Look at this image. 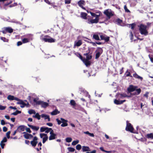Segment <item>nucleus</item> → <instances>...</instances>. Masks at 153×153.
<instances>
[{"label": "nucleus", "mask_w": 153, "mask_h": 153, "mask_svg": "<svg viewBox=\"0 0 153 153\" xmlns=\"http://www.w3.org/2000/svg\"><path fill=\"white\" fill-rule=\"evenodd\" d=\"M140 33L142 35L145 36L148 34V32L147 29V25L142 24H140L138 26Z\"/></svg>", "instance_id": "nucleus-1"}, {"label": "nucleus", "mask_w": 153, "mask_h": 153, "mask_svg": "<svg viewBox=\"0 0 153 153\" xmlns=\"http://www.w3.org/2000/svg\"><path fill=\"white\" fill-rule=\"evenodd\" d=\"M99 14L96 15L95 16V18L94 19H88V22H87L89 24H94V23H97L99 22V17L101 16L102 15V13L100 11L99 12Z\"/></svg>", "instance_id": "nucleus-2"}, {"label": "nucleus", "mask_w": 153, "mask_h": 153, "mask_svg": "<svg viewBox=\"0 0 153 153\" xmlns=\"http://www.w3.org/2000/svg\"><path fill=\"white\" fill-rule=\"evenodd\" d=\"M104 13L107 16V19H109L111 17L114 15V12L112 11L111 10L107 9L105 10Z\"/></svg>", "instance_id": "nucleus-3"}, {"label": "nucleus", "mask_w": 153, "mask_h": 153, "mask_svg": "<svg viewBox=\"0 0 153 153\" xmlns=\"http://www.w3.org/2000/svg\"><path fill=\"white\" fill-rule=\"evenodd\" d=\"M126 130L127 131H129L131 133H137L133 132L134 128L131 123H129L128 121H126Z\"/></svg>", "instance_id": "nucleus-4"}, {"label": "nucleus", "mask_w": 153, "mask_h": 153, "mask_svg": "<svg viewBox=\"0 0 153 153\" xmlns=\"http://www.w3.org/2000/svg\"><path fill=\"white\" fill-rule=\"evenodd\" d=\"M42 40L44 41L45 42H48L49 43H52L55 42V39L50 37L48 35L45 36L44 38H42Z\"/></svg>", "instance_id": "nucleus-5"}, {"label": "nucleus", "mask_w": 153, "mask_h": 153, "mask_svg": "<svg viewBox=\"0 0 153 153\" xmlns=\"http://www.w3.org/2000/svg\"><path fill=\"white\" fill-rule=\"evenodd\" d=\"M103 52V51L102 48L100 47H97V50L95 51L96 54L95 59H98L102 53Z\"/></svg>", "instance_id": "nucleus-6"}, {"label": "nucleus", "mask_w": 153, "mask_h": 153, "mask_svg": "<svg viewBox=\"0 0 153 153\" xmlns=\"http://www.w3.org/2000/svg\"><path fill=\"white\" fill-rule=\"evenodd\" d=\"M13 32V29L10 27H4L2 31V32L3 34H6L7 32L11 33Z\"/></svg>", "instance_id": "nucleus-7"}, {"label": "nucleus", "mask_w": 153, "mask_h": 153, "mask_svg": "<svg viewBox=\"0 0 153 153\" xmlns=\"http://www.w3.org/2000/svg\"><path fill=\"white\" fill-rule=\"evenodd\" d=\"M138 88L137 86H134L132 85H130L128 88H127L128 91L129 92H132L135 91L136 89Z\"/></svg>", "instance_id": "nucleus-8"}, {"label": "nucleus", "mask_w": 153, "mask_h": 153, "mask_svg": "<svg viewBox=\"0 0 153 153\" xmlns=\"http://www.w3.org/2000/svg\"><path fill=\"white\" fill-rule=\"evenodd\" d=\"M24 134L23 135L24 137L27 139H30V138H32L33 137V136L31 134H29L27 133L26 132H24L23 133Z\"/></svg>", "instance_id": "nucleus-9"}, {"label": "nucleus", "mask_w": 153, "mask_h": 153, "mask_svg": "<svg viewBox=\"0 0 153 153\" xmlns=\"http://www.w3.org/2000/svg\"><path fill=\"white\" fill-rule=\"evenodd\" d=\"M33 38L32 36H30L28 38H24L22 40V42L23 43H25L29 42L30 41L32 40Z\"/></svg>", "instance_id": "nucleus-10"}, {"label": "nucleus", "mask_w": 153, "mask_h": 153, "mask_svg": "<svg viewBox=\"0 0 153 153\" xmlns=\"http://www.w3.org/2000/svg\"><path fill=\"white\" fill-rule=\"evenodd\" d=\"M90 51V49H88ZM84 55L86 56V59L85 60H89L91 59L92 58V53H90L89 51L88 53L84 54Z\"/></svg>", "instance_id": "nucleus-11"}, {"label": "nucleus", "mask_w": 153, "mask_h": 153, "mask_svg": "<svg viewBox=\"0 0 153 153\" xmlns=\"http://www.w3.org/2000/svg\"><path fill=\"white\" fill-rule=\"evenodd\" d=\"M26 126L24 125H21L19 126L17 128L16 131L17 132H21L25 131Z\"/></svg>", "instance_id": "nucleus-12"}, {"label": "nucleus", "mask_w": 153, "mask_h": 153, "mask_svg": "<svg viewBox=\"0 0 153 153\" xmlns=\"http://www.w3.org/2000/svg\"><path fill=\"white\" fill-rule=\"evenodd\" d=\"M105 35H101L100 36V37L101 40H104L106 42H108L109 40L110 37L109 36L105 37Z\"/></svg>", "instance_id": "nucleus-13"}, {"label": "nucleus", "mask_w": 153, "mask_h": 153, "mask_svg": "<svg viewBox=\"0 0 153 153\" xmlns=\"http://www.w3.org/2000/svg\"><path fill=\"white\" fill-rule=\"evenodd\" d=\"M125 101H126L125 100L120 101V100H118L117 99H115L114 100V102L115 104L117 105H120V104H122Z\"/></svg>", "instance_id": "nucleus-14"}, {"label": "nucleus", "mask_w": 153, "mask_h": 153, "mask_svg": "<svg viewBox=\"0 0 153 153\" xmlns=\"http://www.w3.org/2000/svg\"><path fill=\"white\" fill-rule=\"evenodd\" d=\"M30 128L32 129L35 130L36 131H38L39 129V127L38 126H33V125L29 124L27 125Z\"/></svg>", "instance_id": "nucleus-15"}, {"label": "nucleus", "mask_w": 153, "mask_h": 153, "mask_svg": "<svg viewBox=\"0 0 153 153\" xmlns=\"http://www.w3.org/2000/svg\"><path fill=\"white\" fill-rule=\"evenodd\" d=\"M87 14L84 12H81L80 14L81 17L84 19H87Z\"/></svg>", "instance_id": "nucleus-16"}, {"label": "nucleus", "mask_w": 153, "mask_h": 153, "mask_svg": "<svg viewBox=\"0 0 153 153\" xmlns=\"http://www.w3.org/2000/svg\"><path fill=\"white\" fill-rule=\"evenodd\" d=\"M41 116L42 118H44L45 120L48 119V121H50V119L49 115H47L45 114H41Z\"/></svg>", "instance_id": "nucleus-17"}, {"label": "nucleus", "mask_w": 153, "mask_h": 153, "mask_svg": "<svg viewBox=\"0 0 153 153\" xmlns=\"http://www.w3.org/2000/svg\"><path fill=\"white\" fill-rule=\"evenodd\" d=\"M133 76L135 78L140 79L141 81L143 79L142 77L139 76L136 72L133 74Z\"/></svg>", "instance_id": "nucleus-18"}, {"label": "nucleus", "mask_w": 153, "mask_h": 153, "mask_svg": "<svg viewBox=\"0 0 153 153\" xmlns=\"http://www.w3.org/2000/svg\"><path fill=\"white\" fill-rule=\"evenodd\" d=\"M56 134H50L49 137V139L50 140L55 139L56 138Z\"/></svg>", "instance_id": "nucleus-19"}, {"label": "nucleus", "mask_w": 153, "mask_h": 153, "mask_svg": "<svg viewBox=\"0 0 153 153\" xmlns=\"http://www.w3.org/2000/svg\"><path fill=\"white\" fill-rule=\"evenodd\" d=\"M83 62L85 64L86 66H88L90 65H91L90 62L88 61V60H85V58L82 60Z\"/></svg>", "instance_id": "nucleus-20"}, {"label": "nucleus", "mask_w": 153, "mask_h": 153, "mask_svg": "<svg viewBox=\"0 0 153 153\" xmlns=\"http://www.w3.org/2000/svg\"><path fill=\"white\" fill-rule=\"evenodd\" d=\"M114 22L119 25H120L123 22V20L119 18H118L115 20Z\"/></svg>", "instance_id": "nucleus-21"}, {"label": "nucleus", "mask_w": 153, "mask_h": 153, "mask_svg": "<svg viewBox=\"0 0 153 153\" xmlns=\"http://www.w3.org/2000/svg\"><path fill=\"white\" fill-rule=\"evenodd\" d=\"M17 104H21L22 105H21V107L23 108L24 107L25 105H26V104L22 100H20V101L19 102H17Z\"/></svg>", "instance_id": "nucleus-22"}, {"label": "nucleus", "mask_w": 153, "mask_h": 153, "mask_svg": "<svg viewBox=\"0 0 153 153\" xmlns=\"http://www.w3.org/2000/svg\"><path fill=\"white\" fill-rule=\"evenodd\" d=\"M82 44V42L81 40H79L77 42H75L74 45L79 47Z\"/></svg>", "instance_id": "nucleus-23"}, {"label": "nucleus", "mask_w": 153, "mask_h": 153, "mask_svg": "<svg viewBox=\"0 0 153 153\" xmlns=\"http://www.w3.org/2000/svg\"><path fill=\"white\" fill-rule=\"evenodd\" d=\"M85 3V1L84 0H80L77 3L78 5L80 7L83 5H84Z\"/></svg>", "instance_id": "nucleus-24"}, {"label": "nucleus", "mask_w": 153, "mask_h": 153, "mask_svg": "<svg viewBox=\"0 0 153 153\" xmlns=\"http://www.w3.org/2000/svg\"><path fill=\"white\" fill-rule=\"evenodd\" d=\"M82 150L83 152H87L90 151V149L88 146H83Z\"/></svg>", "instance_id": "nucleus-25"}, {"label": "nucleus", "mask_w": 153, "mask_h": 153, "mask_svg": "<svg viewBox=\"0 0 153 153\" xmlns=\"http://www.w3.org/2000/svg\"><path fill=\"white\" fill-rule=\"evenodd\" d=\"M125 75L126 77L130 76L131 77H132V76L131 74L130 73L129 71H128V70H127L126 72Z\"/></svg>", "instance_id": "nucleus-26"}, {"label": "nucleus", "mask_w": 153, "mask_h": 153, "mask_svg": "<svg viewBox=\"0 0 153 153\" xmlns=\"http://www.w3.org/2000/svg\"><path fill=\"white\" fill-rule=\"evenodd\" d=\"M59 113V111H58L57 109H55L51 112V114L52 115H55Z\"/></svg>", "instance_id": "nucleus-27"}, {"label": "nucleus", "mask_w": 153, "mask_h": 153, "mask_svg": "<svg viewBox=\"0 0 153 153\" xmlns=\"http://www.w3.org/2000/svg\"><path fill=\"white\" fill-rule=\"evenodd\" d=\"M38 143V141H35L32 140L30 142V144L33 147H35L36 146Z\"/></svg>", "instance_id": "nucleus-28"}, {"label": "nucleus", "mask_w": 153, "mask_h": 153, "mask_svg": "<svg viewBox=\"0 0 153 153\" xmlns=\"http://www.w3.org/2000/svg\"><path fill=\"white\" fill-rule=\"evenodd\" d=\"M120 95V98H122L123 97H128L129 96H128L126 93H121L119 94Z\"/></svg>", "instance_id": "nucleus-29"}, {"label": "nucleus", "mask_w": 153, "mask_h": 153, "mask_svg": "<svg viewBox=\"0 0 153 153\" xmlns=\"http://www.w3.org/2000/svg\"><path fill=\"white\" fill-rule=\"evenodd\" d=\"M48 105L49 104L48 103L43 101L41 106L42 107L45 108L48 106Z\"/></svg>", "instance_id": "nucleus-30"}, {"label": "nucleus", "mask_w": 153, "mask_h": 153, "mask_svg": "<svg viewBox=\"0 0 153 153\" xmlns=\"http://www.w3.org/2000/svg\"><path fill=\"white\" fill-rule=\"evenodd\" d=\"M135 91H136V92H135V94L136 95H138L140 94L141 91V89L140 88L138 89L136 88Z\"/></svg>", "instance_id": "nucleus-31"}, {"label": "nucleus", "mask_w": 153, "mask_h": 153, "mask_svg": "<svg viewBox=\"0 0 153 153\" xmlns=\"http://www.w3.org/2000/svg\"><path fill=\"white\" fill-rule=\"evenodd\" d=\"M93 38L97 40H100V38L97 34H94L93 35Z\"/></svg>", "instance_id": "nucleus-32"}, {"label": "nucleus", "mask_w": 153, "mask_h": 153, "mask_svg": "<svg viewBox=\"0 0 153 153\" xmlns=\"http://www.w3.org/2000/svg\"><path fill=\"white\" fill-rule=\"evenodd\" d=\"M33 117L37 119L38 120L40 119V116L38 113H36L35 115H33Z\"/></svg>", "instance_id": "nucleus-33"}, {"label": "nucleus", "mask_w": 153, "mask_h": 153, "mask_svg": "<svg viewBox=\"0 0 153 153\" xmlns=\"http://www.w3.org/2000/svg\"><path fill=\"white\" fill-rule=\"evenodd\" d=\"M75 54L78 57H79V58L82 60L84 58H83V57L81 55V54L79 53H75Z\"/></svg>", "instance_id": "nucleus-34"}, {"label": "nucleus", "mask_w": 153, "mask_h": 153, "mask_svg": "<svg viewBox=\"0 0 153 153\" xmlns=\"http://www.w3.org/2000/svg\"><path fill=\"white\" fill-rule=\"evenodd\" d=\"M146 137L148 138L153 139V134L152 133L147 134Z\"/></svg>", "instance_id": "nucleus-35"}, {"label": "nucleus", "mask_w": 153, "mask_h": 153, "mask_svg": "<svg viewBox=\"0 0 153 153\" xmlns=\"http://www.w3.org/2000/svg\"><path fill=\"white\" fill-rule=\"evenodd\" d=\"M48 137L47 135L46 136L43 138L42 139V143H44L48 140Z\"/></svg>", "instance_id": "nucleus-36"}, {"label": "nucleus", "mask_w": 153, "mask_h": 153, "mask_svg": "<svg viewBox=\"0 0 153 153\" xmlns=\"http://www.w3.org/2000/svg\"><path fill=\"white\" fill-rule=\"evenodd\" d=\"M21 113V111L19 110H16L15 112H14L11 114V115H16L18 114H20Z\"/></svg>", "instance_id": "nucleus-37"}, {"label": "nucleus", "mask_w": 153, "mask_h": 153, "mask_svg": "<svg viewBox=\"0 0 153 153\" xmlns=\"http://www.w3.org/2000/svg\"><path fill=\"white\" fill-rule=\"evenodd\" d=\"M14 96L11 95H9L8 96L7 98L8 100H14Z\"/></svg>", "instance_id": "nucleus-38"}, {"label": "nucleus", "mask_w": 153, "mask_h": 153, "mask_svg": "<svg viewBox=\"0 0 153 153\" xmlns=\"http://www.w3.org/2000/svg\"><path fill=\"white\" fill-rule=\"evenodd\" d=\"M70 103L71 105L73 106H75L76 104L75 101L74 100H71L70 101Z\"/></svg>", "instance_id": "nucleus-39"}, {"label": "nucleus", "mask_w": 153, "mask_h": 153, "mask_svg": "<svg viewBox=\"0 0 153 153\" xmlns=\"http://www.w3.org/2000/svg\"><path fill=\"white\" fill-rule=\"evenodd\" d=\"M0 39L1 40L3 41L4 42H7L9 41V40L8 39H7L6 38L4 37H1L0 38Z\"/></svg>", "instance_id": "nucleus-40"}, {"label": "nucleus", "mask_w": 153, "mask_h": 153, "mask_svg": "<svg viewBox=\"0 0 153 153\" xmlns=\"http://www.w3.org/2000/svg\"><path fill=\"white\" fill-rule=\"evenodd\" d=\"M28 112L29 114H35L36 112L34 110H32V109H30L29 110Z\"/></svg>", "instance_id": "nucleus-41"}, {"label": "nucleus", "mask_w": 153, "mask_h": 153, "mask_svg": "<svg viewBox=\"0 0 153 153\" xmlns=\"http://www.w3.org/2000/svg\"><path fill=\"white\" fill-rule=\"evenodd\" d=\"M47 127H42L40 128V131L41 132H43L45 131L47 129Z\"/></svg>", "instance_id": "nucleus-42"}, {"label": "nucleus", "mask_w": 153, "mask_h": 153, "mask_svg": "<svg viewBox=\"0 0 153 153\" xmlns=\"http://www.w3.org/2000/svg\"><path fill=\"white\" fill-rule=\"evenodd\" d=\"M100 149L103 152H105L108 153L111 152V151H106V150H104L103 148V147H100Z\"/></svg>", "instance_id": "nucleus-43"}, {"label": "nucleus", "mask_w": 153, "mask_h": 153, "mask_svg": "<svg viewBox=\"0 0 153 153\" xmlns=\"http://www.w3.org/2000/svg\"><path fill=\"white\" fill-rule=\"evenodd\" d=\"M78 140H74L72 143V145L73 146H75L79 143Z\"/></svg>", "instance_id": "nucleus-44"}, {"label": "nucleus", "mask_w": 153, "mask_h": 153, "mask_svg": "<svg viewBox=\"0 0 153 153\" xmlns=\"http://www.w3.org/2000/svg\"><path fill=\"white\" fill-rule=\"evenodd\" d=\"M67 122H63L62 123L61 125V126L62 127L67 126L68 125Z\"/></svg>", "instance_id": "nucleus-45"}, {"label": "nucleus", "mask_w": 153, "mask_h": 153, "mask_svg": "<svg viewBox=\"0 0 153 153\" xmlns=\"http://www.w3.org/2000/svg\"><path fill=\"white\" fill-rule=\"evenodd\" d=\"M72 139L71 137H67L66 139V141L68 143H70L72 141Z\"/></svg>", "instance_id": "nucleus-46"}, {"label": "nucleus", "mask_w": 153, "mask_h": 153, "mask_svg": "<svg viewBox=\"0 0 153 153\" xmlns=\"http://www.w3.org/2000/svg\"><path fill=\"white\" fill-rule=\"evenodd\" d=\"M124 9L126 12L127 13H130V11L127 8L126 5H125L124 6Z\"/></svg>", "instance_id": "nucleus-47"}, {"label": "nucleus", "mask_w": 153, "mask_h": 153, "mask_svg": "<svg viewBox=\"0 0 153 153\" xmlns=\"http://www.w3.org/2000/svg\"><path fill=\"white\" fill-rule=\"evenodd\" d=\"M136 24L135 23H132L131 24H130L129 25V26H131V29H132V30H133L134 29V28L135 27L136 25Z\"/></svg>", "instance_id": "nucleus-48"}, {"label": "nucleus", "mask_w": 153, "mask_h": 153, "mask_svg": "<svg viewBox=\"0 0 153 153\" xmlns=\"http://www.w3.org/2000/svg\"><path fill=\"white\" fill-rule=\"evenodd\" d=\"M68 149L70 152H74L75 150L74 148L71 147H68Z\"/></svg>", "instance_id": "nucleus-49"}, {"label": "nucleus", "mask_w": 153, "mask_h": 153, "mask_svg": "<svg viewBox=\"0 0 153 153\" xmlns=\"http://www.w3.org/2000/svg\"><path fill=\"white\" fill-rule=\"evenodd\" d=\"M47 135V134L45 133H40V137L41 138L43 139V138L46 136Z\"/></svg>", "instance_id": "nucleus-50"}, {"label": "nucleus", "mask_w": 153, "mask_h": 153, "mask_svg": "<svg viewBox=\"0 0 153 153\" xmlns=\"http://www.w3.org/2000/svg\"><path fill=\"white\" fill-rule=\"evenodd\" d=\"M81 146L80 144H78L76 146V149L79 150L81 149Z\"/></svg>", "instance_id": "nucleus-51"}, {"label": "nucleus", "mask_w": 153, "mask_h": 153, "mask_svg": "<svg viewBox=\"0 0 153 153\" xmlns=\"http://www.w3.org/2000/svg\"><path fill=\"white\" fill-rule=\"evenodd\" d=\"M10 131H8L7 133H6V136H7V138H8V139H9L10 137Z\"/></svg>", "instance_id": "nucleus-52"}, {"label": "nucleus", "mask_w": 153, "mask_h": 153, "mask_svg": "<svg viewBox=\"0 0 153 153\" xmlns=\"http://www.w3.org/2000/svg\"><path fill=\"white\" fill-rule=\"evenodd\" d=\"M6 108V106H3L1 105H0V110H4Z\"/></svg>", "instance_id": "nucleus-53"}, {"label": "nucleus", "mask_w": 153, "mask_h": 153, "mask_svg": "<svg viewBox=\"0 0 153 153\" xmlns=\"http://www.w3.org/2000/svg\"><path fill=\"white\" fill-rule=\"evenodd\" d=\"M25 129L27 132H28L30 133H31V131L29 128H27L26 127Z\"/></svg>", "instance_id": "nucleus-54"}, {"label": "nucleus", "mask_w": 153, "mask_h": 153, "mask_svg": "<svg viewBox=\"0 0 153 153\" xmlns=\"http://www.w3.org/2000/svg\"><path fill=\"white\" fill-rule=\"evenodd\" d=\"M7 139L6 137H4L3 139V140H2V141H1V142L2 143H4L6 142L7 141Z\"/></svg>", "instance_id": "nucleus-55"}, {"label": "nucleus", "mask_w": 153, "mask_h": 153, "mask_svg": "<svg viewBox=\"0 0 153 153\" xmlns=\"http://www.w3.org/2000/svg\"><path fill=\"white\" fill-rule=\"evenodd\" d=\"M130 37L131 40H132L133 39V35L132 31L130 32Z\"/></svg>", "instance_id": "nucleus-56"}, {"label": "nucleus", "mask_w": 153, "mask_h": 153, "mask_svg": "<svg viewBox=\"0 0 153 153\" xmlns=\"http://www.w3.org/2000/svg\"><path fill=\"white\" fill-rule=\"evenodd\" d=\"M0 145L1 147V148L3 149L4 148V146L5 145V144L1 142L0 143Z\"/></svg>", "instance_id": "nucleus-57"}, {"label": "nucleus", "mask_w": 153, "mask_h": 153, "mask_svg": "<svg viewBox=\"0 0 153 153\" xmlns=\"http://www.w3.org/2000/svg\"><path fill=\"white\" fill-rule=\"evenodd\" d=\"M65 4H69L71 3V0H65Z\"/></svg>", "instance_id": "nucleus-58"}, {"label": "nucleus", "mask_w": 153, "mask_h": 153, "mask_svg": "<svg viewBox=\"0 0 153 153\" xmlns=\"http://www.w3.org/2000/svg\"><path fill=\"white\" fill-rule=\"evenodd\" d=\"M56 120L57 121L58 125L62 123V121L60 120L58 118L56 119Z\"/></svg>", "instance_id": "nucleus-59"}, {"label": "nucleus", "mask_w": 153, "mask_h": 153, "mask_svg": "<svg viewBox=\"0 0 153 153\" xmlns=\"http://www.w3.org/2000/svg\"><path fill=\"white\" fill-rule=\"evenodd\" d=\"M123 69L124 68L122 67V68L120 70V74H122L123 72Z\"/></svg>", "instance_id": "nucleus-60"}, {"label": "nucleus", "mask_w": 153, "mask_h": 153, "mask_svg": "<svg viewBox=\"0 0 153 153\" xmlns=\"http://www.w3.org/2000/svg\"><path fill=\"white\" fill-rule=\"evenodd\" d=\"M7 130V128L5 126L3 127V130L4 132H6Z\"/></svg>", "instance_id": "nucleus-61"}, {"label": "nucleus", "mask_w": 153, "mask_h": 153, "mask_svg": "<svg viewBox=\"0 0 153 153\" xmlns=\"http://www.w3.org/2000/svg\"><path fill=\"white\" fill-rule=\"evenodd\" d=\"M149 93L148 92H146L145 94L144 95V96L146 97L147 98H148V94Z\"/></svg>", "instance_id": "nucleus-62"}, {"label": "nucleus", "mask_w": 153, "mask_h": 153, "mask_svg": "<svg viewBox=\"0 0 153 153\" xmlns=\"http://www.w3.org/2000/svg\"><path fill=\"white\" fill-rule=\"evenodd\" d=\"M90 13L91 15L95 17L96 14L94 13H92L91 12H90Z\"/></svg>", "instance_id": "nucleus-63"}, {"label": "nucleus", "mask_w": 153, "mask_h": 153, "mask_svg": "<svg viewBox=\"0 0 153 153\" xmlns=\"http://www.w3.org/2000/svg\"><path fill=\"white\" fill-rule=\"evenodd\" d=\"M22 42H21V41H19L17 43V45L18 46H19L21 45L22 44Z\"/></svg>", "instance_id": "nucleus-64"}]
</instances>
